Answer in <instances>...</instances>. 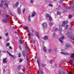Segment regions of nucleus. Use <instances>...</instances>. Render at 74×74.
Listing matches in <instances>:
<instances>
[{"mask_svg":"<svg viewBox=\"0 0 74 74\" xmlns=\"http://www.w3.org/2000/svg\"><path fill=\"white\" fill-rule=\"evenodd\" d=\"M63 74H66V72L64 71L62 73Z\"/></svg>","mask_w":74,"mask_h":74,"instance_id":"obj_53","label":"nucleus"},{"mask_svg":"<svg viewBox=\"0 0 74 74\" xmlns=\"http://www.w3.org/2000/svg\"><path fill=\"white\" fill-rule=\"evenodd\" d=\"M65 46L67 47H69L70 46V45H68V44H66L65 45Z\"/></svg>","mask_w":74,"mask_h":74,"instance_id":"obj_24","label":"nucleus"},{"mask_svg":"<svg viewBox=\"0 0 74 74\" xmlns=\"http://www.w3.org/2000/svg\"><path fill=\"white\" fill-rule=\"evenodd\" d=\"M3 22H4V23H7V21H8V19H7L6 20V19L4 18L3 19Z\"/></svg>","mask_w":74,"mask_h":74,"instance_id":"obj_12","label":"nucleus"},{"mask_svg":"<svg viewBox=\"0 0 74 74\" xmlns=\"http://www.w3.org/2000/svg\"><path fill=\"white\" fill-rule=\"evenodd\" d=\"M2 38V37L1 36H0V39H1Z\"/></svg>","mask_w":74,"mask_h":74,"instance_id":"obj_61","label":"nucleus"},{"mask_svg":"<svg viewBox=\"0 0 74 74\" xmlns=\"http://www.w3.org/2000/svg\"><path fill=\"white\" fill-rule=\"evenodd\" d=\"M49 7H53V5H52V4H49Z\"/></svg>","mask_w":74,"mask_h":74,"instance_id":"obj_41","label":"nucleus"},{"mask_svg":"<svg viewBox=\"0 0 74 74\" xmlns=\"http://www.w3.org/2000/svg\"><path fill=\"white\" fill-rule=\"evenodd\" d=\"M42 66L43 67H44V64H42Z\"/></svg>","mask_w":74,"mask_h":74,"instance_id":"obj_47","label":"nucleus"},{"mask_svg":"<svg viewBox=\"0 0 74 74\" xmlns=\"http://www.w3.org/2000/svg\"><path fill=\"white\" fill-rule=\"evenodd\" d=\"M49 20L50 21H52V18H51V16H50L49 17Z\"/></svg>","mask_w":74,"mask_h":74,"instance_id":"obj_33","label":"nucleus"},{"mask_svg":"<svg viewBox=\"0 0 74 74\" xmlns=\"http://www.w3.org/2000/svg\"><path fill=\"white\" fill-rule=\"evenodd\" d=\"M30 36H30H33V34L32 33H31L30 34H29Z\"/></svg>","mask_w":74,"mask_h":74,"instance_id":"obj_23","label":"nucleus"},{"mask_svg":"<svg viewBox=\"0 0 74 74\" xmlns=\"http://www.w3.org/2000/svg\"><path fill=\"white\" fill-rule=\"evenodd\" d=\"M4 5L5 6H6L7 8L8 7V4L7 3H5Z\"/></svg>","mask_w":74,"mask_h":74,"instance_id":"obj_19","label":"nucleus"},{"mask_svg":"<svg viewBox=\"0 0 74 74\" xmlns=\"http://www.w3.org/2000/svg\"><path fill=\"white\" fill-rule=\"evenodd\" d=\"M43 51H44V52H46L47 49H46V48L45 47H44L43 48Z\"/></svg>","mask_w":74,"mask_h":74,"instance_id":"obj_18","label":"nucleus"},{"mask_svg":"<svg viewBox=\"0 0 74 74\" xmlns=\"http://www.w3.org/2000/svg\"><path fill=\"white\" fill-rule=\"evenodd\" d=\"M52 61H53L52 60H51L50 61V63L51 64H52Z\"/></svg>","mask_w":74,"mask_h":74,"instance_id":"obj_49","label":"nucleus"},{"mask_svg":"<svg viewBox=\"0 0 74 74\" xmlns=\"http://www.w3.org/2000/svg\"><path fill=\"white\" fill-rule=\"evenodd\" d=\"M21 56V53H19L18 55V58H20Z\"/></svg>","mask_w":74,"mask_h":74,"instance_id":"obj_36","label":"nucleus"},{"mask_svg":"<svg viewBox=\"0 0 74 74\" xmlns=\"http://www.w3.org/2000/svg\"><path fill=\"white\" fill-rule=\"evenodd\" d=\"M3 53H5V51H3Z\"/></svg>","mask_w":74,"mask_h":74,"instance_id":"obj_63","label":"nucleus"},{"mask_svg":"<svg viewBox=\"0 0 74 74\" xmlns=\"http://www.w3.org/2000/svg\"><path fill=\"white\" fill-rule=\"evenodd\" d=\"M7 52L8 53V54H9L10 56H11L14 59L15 58H16V56L15 55H12L8 51H7Z\"/></svg>","mask_w":74,"mask_h":74,"instance_id":"obj_4","label":"nucleus"},{"mask_svg":"<svg viewBox=\"0 0 74 74\" xmlns=\"http://www.w3.org/2000/svg\"><path fill=\"white\" fill-rule=\"evenodd\" d=\"M64 36H63L62 37V38H59V41L60 42H61V43H63V40H64Z\"/></svg>","mask_w":74,"mask_h":74,"instance_id":"obj_3","label":"nucleus"},{"mask_svg":"<svg viewBox=\"0 0 74 74\" xmlns=\"http://www.w3.org/2000/svg\"><path fill=\"white\" fill-rule=\"evenodd\" d=\"M19 43L20 44H23V41L21 39H20L19 42Z\"/></svg>","mask_w":74,"mask_h":74,"instance_id":"obj_17","label":"nucleus"},{"mask_svg":"<svg viewBox=\"0 0 74 74\" xmlns=\"http://www.w3.org/2000/svg\"><path fill=\"white\" fill-rule=\"evenodd\" d=\"M36 13L34 12L32 14V15H31V17H34V16H36Z\"/></svg>","mask_w":74,"mask_h":74,"instance_id":"obj_11","label":"nucleus"},{"mask_svg":"<svg viewBox=\"0 0 74 74\" xmlns=\"http://www.w3.org/2000/svg\"><path fill=\"white\" fill-rule=\"evenodd\" d=\"M21 66L20 65H19L18 66V70H21Z\"/></svg>","mask_w":74,"mask_h":74,"instance_id":"obj_37","label":"nucleus"},{"mask_svg":"<svg viewBox=\"0 0 74 74\" xmlns=\"http://www.w3.org/2000/svg\"><path fill=\"white\" fill-rule=\"evenodd\" d=\"M53 37H55V34L53 33Z\"/></svg>","mask_w":74,"mask_h":74,"instance_id":"obj_51","label":"nucleus"},{"mask_svg":"<svg viewBox=\"0 0 74 74\" xmlns=\"http://www.w3.org/2000/svg\"><path fill=\"white\" fill-rule=\"evenodd\" d=\"M22 54L24 57H25V56H26V58H25V60H26L27 62H29V59L28 58V57H27V54H26L25 51H23Z\"/></svg>","mask_w":74,"mask_h":74,"instance_id":"obj_1","label":"nucleus"},{"mask_svg":"<svg viewBox=\"0 0 74 74\" xmlns=\"http://www.w3.org/2000/svg\"><path fill=\"white\" fill-rule=\"evenodd\" d=\"M71 58H74V54H71Z\"/></svg>","mask_w":74,"mask_h":74,"instance_id":"obj_28","label":"nucleus"},{"mask_svg":"<svg viewBox=\"0 0 74 74\" xmlns=\"http://www.w3.org/2000/svg\"><path fill=\"white\" fill-rule=\"evenodd\" d=\"M6 18L7 19H8H8H9V18H10V17H9V16H8V15H6Z\"/></svg>","mask_w":74,"mask_h":74,"instance_id":"obj_20","label":"nucleus"},{"mask_svg":"<svg viewBox=\"0 0 74 74\" xmlns=\"http://www.w3.org/2000/svg\"><path fill=\"white\" fill-rule=\"evenodd\" d=\"M33 42H34V43H35V41L33 40Z\"/></svg>","mask_w":74,"mask_h":74,"instance_id":"obj_60","label":"nucleus"},{"mask_svg":"<svg viewBox=\"0 0 74 74\" xmlns=\"http://www.w3.org/2000/svg\"><path fill=\"white\" fill-rule=\"evenodd\" d=\"M68 26H69V25H66V26L65 27V29H67V28H68Z\"/></svg>","mask_w":74,"mask_h":74,"instance_id":"obj_34","label":"nucleus"},{"mask_svg":"<svg viewBox=\"0 0 74 74\" xmlns=\"http://www.w3.org/2000/svg\"><path fill=\"white\" fill-rule=\"evenodd\" d=\"M32 32H34V31H33V30L32 29Z\"/></svg>","mask_w":74,"mask_h":74,"instance_id":"obj_55","label":"nucleus"},{"mask_svg":"<svg viewBox=\"0 0 74 74\" xmlns=\"http://www.w3.org/2000/svg\"><path fill=\"white\" fill-rule=\"evenodd\" d=\"M36 36L38 37V38H40V36H39V35L38 34V33L37 32H36Z\"/></svg>","mask_w":74,"mask_h":74,"instance_id":"obj_10","label":"nucleus"},{"mask_svg":"<svg viewBox=\"0 0 74 74\" xmlns=\"http://www.w3.org/2000/svg\"><path fill=\"white\" fill-rule=\"evenodd\" d=\"M57 15H60V12L59 11H57Z\"/></svg>","mask_w":74,"mask_h":74,"instance_id":"obj_32","label":"nucleus"},{"mask_svg":"<svg viewBox=\"0 0 74 74\" xmlns=\"http://www.w3.org/2000/svg\"><path fill=\"white\" fill-rule=\"evenodd\" d=\"M48 52L49 53H50V52H52V50H51V49H49L48 51Z\"/></svg>","mask_w":74,"mask_h":74,"instance_id":"obj_35","label":"nucleus"},{"mask_svg":"<svg viewBox=\"0 0 74 74\" xmlns=\"http://www.w3.org/2000/svg\"><path fill=\"white\" fill-rule=\"evenodd\" d=\"M58 28H57V27H56L55 28V31H58Z\"/></svg>","mask_w":74,"mask_h":74,"instance_id":"obj_40","label":"nucleus"},{"mask_svg":"<svg viewBox=\"0 0 74 74\" xmlns=\"http://www.w3.org/2000/svg\"><path fill=\"white\" fill-rule=\"evenodd\" d=\"M59 30L60 32H61L62 31H61V30H62V29H60V28L59 29Z\"/></svg>","mask_w":74,"mask_h":74,"instance_id":"obj_52","label":"nucleus"},{"mask_svg":"<svg viewBox=\"0 0 74 74\" xmlns=\"http://www.w3.org/2000/svg\"><path fill=\"white\" fill-rule=\"evenodd\" d=\"M19 4V2H17L15 4V6L16 7H18Z\"/></svg>","mask_w":74,"mask_h":74,"instance_id":"obj_22","label":"nucleus"},{"mask_svg":"<svg viewBox=\"0 0 74 74\" xmlns=\"http://www.w3.org/2000/svg\"><path fill=\"white\" fill-rule=\"evenodd\" d=\"M6 40L7 41H9V40L8 39H6Z\"/></svg>","mask_w":74,"mask_h":74,"instance_id":"obj_58","label":"nucleus"},{"mask_svg":"<svg viewBox=\"0 0 74 74\" xmlns=\"http://www.w3.org/2000/svg\"><path fill=\"white\" fill-rule=\"evenodd\" d=\"M10 43H8L6 44V45L7 46V47H9V46H10Z\"/></svg>","mask_w":74,"mask_h":74,"instance_id":"obj_29","label":"nucleus"},{"mask_svg":"<svg viewBox=\"0 0 74 74\" xmlns=\"http://www.w3.org/2000/svg\"><path fill=\"white\" fill-rule=\"evenodd\" d=\"M50 16H49V15L48 14H47L46 16V17L47 18H49V17Z\"/></svg>","mask_w":74,"mask_h":74,"instance_id":"obj_27","label":"nucleus"},{"mask_svg":"<svg viewBox=\"0 0 74 74\" xmlns=\"http://www.w3.org/2000/svg\"><path fill=\"white\" fill-rule=\"evenodd\" d=\"M5 36H8V33H7L5 34Z\"/></svg>","mask_w":74,"mask_h":74,"instance_id":"obj_44","label":"nucleus"},{"mask_svg":"<svg viewBox=\"0 0 74 74\" xmlns=\"http://www.w3.org/2000/svg\"><path fill=\"white\" fill-rule=\"evenodd\" d=\"M73 60H71L69 61V63H71V64H73Z\"/></svg>","mask_w":74,"mask_h":74,"instance_id":"obj_31","label":"nucleus"},{"mask_svg":"<svg viewBox=\"0 0 74 74\" xmlns=\"http://www.w3.org/2000/svg\"><path fill=\"white\" fill-rule=\"evenodd\" d=\"M3 1H1V4H0V7H3Z\"/></svg>","mask_w":74,"mask_h":74,"instance_id":"obj_13","label":"nucleus"},{"mask_svg":"<svg viewBox=\"0 0 74 74\" xmlns=\"http://www.w3.org/2000/svg\"><path fill=\"white\" fill-rule=\"evenodd\" d=\"M37 63L38 64L39 63V62H38V60H37Z\"/></svg>","mask_w":74,"mask_h":74,"instance_id":"obj_56","label":"nucleus"},{"mask_svg":"<svg viewBox=\"0 0 74 74\" xmlns=\"http://www.w3.org/2000/svg\"><path fill=\"white\" fill-rule=\"evenodd\" d=\"M55 66H56V67H57V64H56Z\"/></svg>","mask_w":74,"mask_h":74,"instance_id":"obj_62","label":"nucleus"},{"mask_svg":"<svg viewBox=\"0 0 74 74\" xmlns=\"http://www.w3.org/2000/svg\"><path fill=\"white\" fill-rule=\"evenodd\" d=\"M64 22H65V24H67L68 23V21H65Z\"/></svg>","mask_w":74,"mask_h":74,"instance_id":"obj_42","label":"nucleus"},{"mask_svg":"<svg viewBox=\"0 0 74 74\" xmlns=\"http://www.w3.org/2000/svg\"><path fill=\"white\" fill-rule=\"evenodd\" d=\"M23 61V60L22 59H20L19 60V62H22Z\"/></svg>","mask_w":74,"mask_h":74,"instance_id":"obj_38","label":"nucleus"},{"mask_svg":"<svg viewBox=\"0 0 74 74\" xmlns=\"http://www.w3.org/2000/svg\"><path fill=\"white\" fill-rule=\"evenodd\" d=\"M3 63H7V62L6 60V58H4L3 60Z\"/></svg>","mask_w":74,"mask_h":74,"instance_id":"obj_7","label":"nucleus"},{"mask_svg":"<svg viewBox=\"0 0 74 74\" xmlns=\"http://www.w3.org/2000/svg\"><path fill=\"white\" fill-rule=\"evenodd\" d=\"M65 22H64L62 25H61V26H62V27H64V26H65Z\"/></svg>","mask_w":74,"mask_h":74,"instance_id":"obj_16","label":"nucleus"},{"mask_svg":"<svg viewBox=\"0 0 74 74\" xmlns=\"http://www.w3.org/2000/svg\"><path fill=\"white\" fill-rule=\"evenodd\" d=\"M9 49H12V47L11 46H10L9 47Z\"/></svg>","mask_w":74,"mask_h":74,"instance_id":"obj_50","label":"nucleus"},{"mask_svg":"<svg viewBox=\"0 0 74 74\" xmlns=\"http://www.w3.org/2000/svg\"><path fill=\"white\" fill-rule=\"evenodd\" d=\"M24 28L26 29H27V30H29V27L27 26H25L24 27Z\"/></svg>","mask_w":74,"mask_h":74,"instance_id":"obj_21","label":"nucleus"},{"mask_svg":"<svg viewBox=\"0 0 74 74\" xmlns=\"http://www.w3.org/2000/svg\"><path fill=\"white\" fill-rule=\"evenodd\" d=\"M19 48L20 49H21V50L22 49V48H21V46L20 45L19 46Z\"/></svg>","mask_w":74,"mask_h":74,"instance_id":"obj_43","label":"nucleus"},{"mask_svg":"<svg viewBox=\"0 0 74 74\" xmlns=\"http://www.w3.org/2000/svg\"><path fill=\"white\" fill-rule=\"evenodd\" d=\"M29 21H31V19L30 18V16H29L28 17Z\"/></svg>","mask_w":74,"mask_h":74,"instance_id":"obj_26","label":"nucleus"},{"mask_svg":"<svg viewBox=\"0 0 74 74\" xmlns=\"http://www.w3.org/2000/svg\"><path fill=\"white\" fill-rule=\"evenodd\" d=\"M62 52L60 53H62L63 55H68V53H65L64 52H65V50L64 49L61 50Z\"/></svg>","mask_w":74,"mask_h":74,"instance_id":"obj_2","label":"nucleus"},{"mask_svg":"<svg viewBox=\"0 0 74 74\" xmlns=\"http://www.w3.org/2000/svg\"><path fill=\"white\" fill-rule=\"evenodd\" d=\"M40 73L41 74H43V72H42V71H40Z\"/></svg>","mask_w":74,"mask_h":74,"instance_id":"obj_48","label":"nucleus"},{"mask_svg":"<svg viewBox=\"0 0 74 74\" xmlns=\"http://www.w3.org/2000/svg\"><path fill=\"white\" fill-rule=\"evenodd\" d=\"M53 24V23H52L51 22H50L49 23V25H50V26H52V25Z\"/></svg>","mask_w":74,"mask_h":74,"instance_id":"obj_39","label":"nucleus"},{"mask_svg":"<svg viewBox=\"0 0 74 74\" xmlns=\"http://www.w3.org/2000/svg\"><path fill=\"white\" fill-rule=\"evenodd\" d=\"M64 8L65 9H66V10H69L70 9V6L66 7H65Z\"/></svg>","mask_w":74,"mask_h":74,"instance_id":"obj_15","label":"nucleus"},{"mask_svg":"<svg viewBox=\"0 0 74 74\" xmlns=\"http://www.w3.org/2000/svg\"><path fill=\"white\" fill-rule=\"evenodd\" d=\"M71 34V32H68L66 34V35L67 36V37H70V35Z\"/></svg>","mask_w":74,"mask_h":74,"instance_id":"obj_8","label":"nucleus"},{"mask_svg":"<svg viewBox=\"0 0 74 74\" xmlns=\"http://www.w3.org/2000/svg\"><path fill=\"white\" fill-rule=\"evenodd\" d=\"M21 8H18L17 9V12L18 14H21Z\"/></svg>","mask_w":74,"mask_h":74,"instance_id":"obj_6","label":"nucleus"},{"mask_svg":"<svg viewBox=\"0 0 74 74\" xmlns=\"http://www.w3.org/2000/svg\"><path fill=\"white\" fill-rule=\"evenodd\" d=\"M30 3H33V0H31L30 2Z\"/></svg>","mask_w":74,"mask_h":74,"instance_id":"obj_46","label":"nucleus"},{"mask_svg":"<svg viewBox=\"0 0 74 74\" xmlns=\"http://www.w3.org/2000/svg\"><path fill=\"white\" fill-rule=\"evenodd\" d=\"M25 11V8H24L23 9V13H24Z\"/></svg>","mask_w":74,"mask_h":74,"instance_id":"obj_30","label":"nucleus"},{"mask_svg":"<svg viewBox=\"0 0 74 74\" xmlns=\"http://www.w3.org/2000/svg\"><path fill=\"white\" fill-rule=\"evenodd\" d=\"M57 0H53V1H57Z\"/></svg>","mask_w":74,"mask_h":74,"instance_id":"obj_64","label":"nucleus"},{"mask_svg":"<svg viewBox=\"0 0 74 74\" xmlns=\"http://www.w3.org/2000/svg\"><path fill=\"white\" fill-rule=\"evenodd\" d=\"M10 15H12V13H10Z\"/></svg>","mask_w":74,"mask_h":74,"instance_id":"obj_59","label":"nucleus"},{"mask_svg":"<svg viewBox=\"0 0 74 74\" xmlns=\"http://www.w3.org/2000/svg\"><path fill=\"white\" fill-rule=\"evenodd\" d=\"M42 26L43 28H46V27H47L48 25L46 23H42Z\"/></svg>","mask_w":74,"mask_h":74,"instance_id":"obj_5","label":"nucleus"},{"mask_svg":"<svg viewBox=\"0 0 74 74\" xmlns=\"http://www.w3.org/2000/svg\"><path fill=\"white\" fill-rule=\"evenodd\" d=\"M69 18H72V16H71V15H70L69 16Z\"/></svg>","mask_w":74,"mask_h":74,"instance_id":"obj_45","label":"nucleus"},{"mask_svg":"<svg viewBox=\"0 0 74 74\" xmlns=\"http://www.w3.org/2000/svg\"><path fill=\"white\" fill-rule=\"evenodd\" d=\"M58 73L59 74H62V71H60L58 72Z\"/></svg>","mask_w":74,"mask_h":74,"instance_id":"obj_25","label":"nucleus"},{"mask_svg":"<svg viewBox=\"0 0 74 74\" xmlns=\"http://www.w3.org/2000/svg\"><path fill=\"white\" fill-rule=\"evenodd\" d=\"M68 74H71V73L70 72V73H68Z\"/></svg>","mask_w":74,"mask_h":74,"instance_id":"obj_57","label":"nucleus"},{"mask_svg":"<svg viewBox=\"0 0 74 74\" xmlns=\"http://www.w3.org/2000/svg\"><path fill=\"white\" fill-rule=\"evenodd\" d=\"M43 38L44 40H47L48 39V36H45Z\"/></svg>","mask_w":74,"mask_h":74,"instance_id":"obj_9","label":"nucleus"},{"mask_svg":"<svg viewBox=\"0 0 74 74\" xmlns=\"http://www.w3.org/2000/svg\"><path fill=\"white\" fill-rule=\"evenodd\" d=\"M70 38H71L72 40H74V35H72L71 36H70Z\"/></svg>","mask_w":74,"mask_h":74,"instance_id":"obj_14","label":"nucleus"},{"mask_svg":"<svg viewBox=\"0 0 74 74\" xmlns=\"http://www.w3.org/2000/svg\"><path fill=\"white\" fill-rule=\"evenodd\" d=\"M4 11H6V9H4Z\"/></svg>","mask_w":74,"mask_h":74,"instance_id":"obj_54","label":"nucleus"}]
</instances>
